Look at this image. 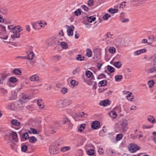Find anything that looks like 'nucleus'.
<instances>
[{
	"instance_id": "f257e3e1",
	"label": "nucleus",
	"mask_w": 156,
	"mask_h": 156,
	"mask_svg": "<svg viewBox=\"0 0 156 156\" xmlns=\"http://www.w3.org/2000/svg\"><path fill=\"white\" fill-rule=\"evenodd\" d=\"M128 122L125 119H123L120 122L119 128V131L122 133H126L128 129Z\"/></svg>"
},
{
	"instance_id": "f03ea898",
	"label": "nucleus",
	"mask_w": 156,
	"mask_h": 156,
	"mask_svg": "<svg viewBox=\"0 0 156 156\" xmlns=\"http://www.w3.org/2000/svg\"><path fill=\"white\" fill-rule=\"evenodd\" d=\"M59 145L57 143H53L51 145L49 149L50 154L55 155L58 153Z\"/></svg>"
},
{
	"instance_id": "7ed1b4c3",
	"label": "nucleus",
	"mask_w": 156,
	"mask_h": 156,
	"mask_svg": "<svg viewBox=\"0 0 156 156\" xmlns=\"http://www.w3.org/2000/svg\"><path fill=\"white\" fill-rule=\"evenodd\" d=\"M140 148V147L137 145L133 143L130 144L128 147L129 151L131 153H134Z\"/></svg>"
},
{
	"instance_id": "20e7f679",
	"label": "nucleus",
	"mask_w": 156,
	"mask_h": 156,
	"mask_svg": "<svg viewBox=\"0 0 156 156\" xmlns=\"http://www.w3.org/2000/svg\"><path fill=\"white\" fill-rule=\"evenodd\" d=\"M66 26L67 29H68L67 30L68 36H70L73 35V31L75 29L74 26L73 25H71L70 26L66 25Z\"/></svg>"
},
{
	"instance_id": "39448f33",
	"label": "nucleus",
	"mask_w": 156,
	"mask_h": 156,
	"mask_svg": "<svg viewBox=\"0 0 156 156\" xmlns=\"http://www.w3.org/2000/svg\"><path fill=\"white\" fill-rule=\"evenodd\" d=\"M56 105L59 109H62L65 108L62 99L57 101Z\"/></svg>"
},
{
	"instance_id": "423d86ee",
	"label": "nucleus",
	"mask_w": 156,
	"mask_h": 156,
	"mask_svg": "<svg viewBox=\"0 0 156 156\" xmlns=\"http://www.w3.org/2000/svg\"><path fill=\"white\" fill-rule=\"evenodd\" d=\"M30 99L29 97L26 95L22 94L21 96L20 100L22 103H24Z\"/></svg>"
},
{
	"instance_id": "0eeeda50",
	"label": "nucleus",
	"mask_w": 156,
	"mask_h": 156,
	"mask_svg": "<svg viewBox=\"0 0 156 156\" xmlns=\"http://www.w3.org/2000/svg\"><path fill=\"white\" fill-rule=\"evenodd\" d=\"M40 78L37 74H35L31 76L30 79L33 82H38Z\"/></svg>"
},
{
	"instance_id": "6e6552de",
	"label": "nucleus",
	"mask_w": 156,
	"mask_h": 156,
	"mask_svg": "<svg viewBox=\"0 0 156 156\" xmlns=\"http://www.w3.org/2000/svg\"><path fill=\"white\" fill-rule=\"evenodd\" d=\"M100 126V122L98 121H94L91 124V127L94 129H97Z\"/></svg>"
},
{
	"instance_id": "1a4fd4ad",
	"label": "nucleus",
	"mask_w": 156,
	"mask_h": 156,
	"mask_svg": "<svg viewBox=\"0 0 156 156\" xmlns=\"http://www.w3.org/2000/svg\"><path fill=\"white\" fill-rule=\"evenodd\" d=\"M147 50L145 48H143L138 50L134 52V55L135 56L141 54L146 52Z\"/></svg>"
},
{
	"instance_id": "9d476101",
	"label": "nucleus",
	"mask_w": 156,
	"mask_h": 156,
	"mask_svg": "<svg viewBox=\"0 0 156 156\" xmlns=\"http://www.w3.org/2000/svg\"><path fill=\"white\" fill-rule=\"evenodd\" d=\"M61 56L59 55H53L51 58V60L55 62H58L61 58Z\"/></svg>"
},
{
	"instance_id": "9b49d317",
	"label": "nucleus",
	"mask_w": 156,
	"mask_h": 156,
	"mask_svg": "<svg viewBox=\"0 0 156 156\" xmlns=\"http://www.w3.org/2000/svg\"><path fill=\"white\" fill-rule=\"evenodd\" d=\"M146 0H130V2L131 4H142Z\"/></svg>"
},
{
	"instance_id": "f8f14e48",
	"label": "nucleus",
	"mask_w": 156,
	"mask_h": 156,
	"mask_svg": "<svg viewBox=\"0 0 156 156\" xmlns=\"http://www.w3.org/2000/svg\"><path fill=\"white\" fill-rule=\"evenodd\" d=\"M110 104V101L106 99L105 100L101 101L99 103V105L104 106H107Z\"/></svg>"
},
{
	"instance_id": "ddd939ff",
	"label": "nucleus",
	"mask_w": 156,
	"mask_h": 156,
	"mask_svg": "<svg viewBox=\"0 0 156 156\" xmlns=\"http://www.w3.org/2000/svg\"><path fill=\"white\" fill-rule=\"evenodd\" d=\"M10 135L12 137V140L15 142H17L18 141V138L16 133L14 132H12L10 133Z\"/></svg>"
},
{
	"instance_id": "4468645a",
	"label": "nucleus",
	"mask_w": 156,
	"mask_h": 156,
	"mask_svg": "<svg viewBox=\"0 0 156 156\" xmlns=\"http://www.w3.org/2000/svg\"><path fill=\"white\" fill-rule=\"evenodd\" d=\"M65 108L69 105L72 103L71 100L69 99H62Z\"/></svg>"
},
{
	"instance_id": "2eb2a0df",
	"label": "nucleus",
	"mask_w": 156,
	"mask_h": 156,
	"mask_svg": "<svg viewBox=\"0 0 156 156\" xmlns=\"http://www.w3.org/2000/svg\"><path fill=\"white\" fill-rule=\"evenodd\" d=\"M10 122L12 125L17 126H19L20 125V123L16 119H13Z\"/></svg>"
},
{
	"instance_id": "dca6fc26",
	"label": "nucleus",
	"mask_w": 156,
	"mask_h": 156,
	"mask_svg": "<svg viewBox=\"0 0 156 156\" xmlns=\"http://www.w3.org/2000/svg\"><path fill=\"white\" fill-rule=\"evenodd\" d=\"M156 71V66H154L152 68L147 70L146 72L148 73H153Z\"/></svg>"
},
{
	"instance_id": "f3484780",
	"label": "nucleus",
	"mask_w": 156,
	"mask_h": 156,
	"mask_svg": "<svg viewBox=\"0 0 156 156\" xmlns=\"http://www.w3.org/2000/svg\"><path fill=\"white\" fill-rule=\"evenodd\" d=\"M71 147L69 146H65L62 147L60 149V151L63 152L68 151L70 150Z\"/></svg>"
},
{
	"instance_id": "a211bd4d",
	"label": "nucleus",
	"mask_w": 156,
	"mask_h": 156,
	"mask_svg": "<svg viewBox=\"0 0 156 156\" xmlns=\"http://www.w3.org/2000/svg\"><path fill=\"white\" fill-rule=\"evenodd\" d=\"M86 76L88 78H91L92 80H94V78L92 77V76H93V74L90 71L88 70L86 71Z\"/></svg>"
},
{
	"instance_id": "6ab92c4d",
	"label": "nucleus",
	"mask_w": 156,
	"mask_h": 156,
	"mask_svg": "<svg viewBox=\"0 0 156 156\" xmlns=\"http://www.w3.org/2000/svg\"><path fill=\"white\" fill-rule=\"evenodd\" d=\"M34 54L32 52H30L29 54H28L27 56H26V59L31 60L33 59L34 57Z\"/></svg>"
},
{
	"instance_id": "aec40b11",
	"label": "nucleus",
	"mask_w": 156,
	"mask_h": 156,
	"mask_svg": "<svg viewBox=\"0 0 156 156\" xmlns=\"http://www.w3.org/2000/svg\"><path fill=\"white\" fill-rule=\"evenodd\" d=\"M122 40L118 38L115 39L114 41V43L118 45H121Z\"/></svg>"
},
{
	"instance_id": "412c9836",
	"label": "nucleus",
	"mask_w": 156,
	"mask_h": 156,
	"mask_svg": "<svg viewBox=\"0 0 156 156\" xmlns=\"http://www.w3.org/2000/svg\"><path fill=\"white\" fill-rule=\"evenodd\" d=\"M13 73L16 75H20L22 73L21 70L19 69H15L13 70Z\"/></svg>"
},
{
	"instance_id": "4be33fe9",
	"label": "nucleus",
	"mask_w": 156,
	"mask_h": 156,
	"mask_svg": "<svg viewBox=\"0 0 156 156\" xmlns=\"http://www.w3.org/2000/svg\"><path fill=\"white\" fill-rule=\"evenodd\" d=\"M37 104L40 108H44V105L42 102L41 99H39L37 101Z\"/></svg>"
},
{
	"instance_id": "5701e85b",
	"label": "nucleus",
	"mask_w": 156,
	"mask_h": 156,
	"mask_svg": "<svg viewBox=\"0 0 156 156\" xmlns=\"http://www.w3.org/2000/svg\"><path fill=\"white\" fill-rule=\"evenodd\" d=\"M115 80L116 82H118L121 81L122 78V75H117L115 76Z\"/></svg>"
},
{
	"instance_id": "b1692460",
	"label": "nucleus",
	"mask_w": 156,
	"mask_h": 156,
	"mask_svg": "<svg viewBox=\"0 0 156 156\" xmlns=\"http://www.w3.org/2000/svg\"><path fill=\"white\" fill-rule=\"evenodd\" d=\"M109 115L112 118H115L117 116L116 113L114 111H112L109 113Z\"/></svg>"
},
{
	"instance_id": "393cba45",
	"label": "nucleus",
	"mask_w": 156,
	"mask_h": 156,
	"mask_svg": "<svg viewBox=\"0 0 156 156\" xmlns=\"http://www.w3.org/2000/svg\"><path fill=\"white\" fill-rule=\"evenodd\" d=\"M86 55L88 57H91L92 56V53L91 50L89 48L87 49Z\"/></svg>"
},
{
	"instance_id": "a878e982",
	"label": "nucleus",
	"mask_w": 156,
	"mask_h": 156,
	"mask_svg": "<svg viewBox=\"0 0 156 156\" xmlns=\"http://www.w3.org/2000/svg\"><path fill=\"white\" fill-rule=\"evenodd\" d=\"M87 20L88 22L89 23H92L96 19V17L93 16H90V17H87Z\"/></svg>"
},
{
	"instance_id": "bb28decb",
	"label": "nucleus",
	"mask_w": 156,
	"mask_h": 156,
	"mask_svg": "<svg viewBox=\"0 0 156 156\" xmlns=\"http://www.w3.org/2000/svg\"><path fill=\"white\" fill-rule=\"evenodd\" d=\"M147 119L148 121L151 122L152 123L155 122V119L153 116L149 115Z\"/></svg>"
},
{
	"instance_id": "cd10ccee",
	"label": "nucleus",
	"mask_w": 156,
	"mask_h": 156,
	"mask_svg": "<svg viewBox=\"0 0 156 156\" xmlns=\"http://www.w3.org/2000/svg\"><path fill=\"white\" fill-rule=\"evenodd\" d=\"M76 59L77 60L80 61H83L84 60V56H82L81 55H78L76 57Z\"/></svg>"
},
{
	"instance_id": "c85d7f7f",
	"label": "nucleus",
	"mask_w": 156,
	"mask_h": 156,
	"mask_svg": "<svg viewBox=\"0 0 156 156\" xmlns=\"http://www.w3.org/2000/svg\"><path fill=\"white\" fill-rule=\"evenodd\" d=\"M121 63L120 62H116L114 64V66L118 68H120L121 66Z\"/></svg>"
},
{
	"instance_id": "c756f323",
	"label": "nucleus",
	"mask_w": 156,
	"mask_h": 156,
	"mask_svg": "<svg viewBox=\"0 0 156 156\" xmlns=\"http://www.w3.org/2000/svg\"><path fill=\"white\" fill-rule=\"evenodd\" d=\"M60 44L63 49H66L68 47L67 44L64 42H61Z\"/></svg>"
},
{
	"instance_id": "7c9ffc66",
	"label": "nucleus",
	"mask_w": 156,
	"mask_h": 156,
	"mask_svg": "<svg viewBox=\"0 0 156 156\" xmlns=\"http://www.w3.org/2000/svg\"><path fill=\"white\" fill-rule=\"evenodd\" d=\"M118 10L117 9H113L112 8H110L108 10V11L110 13L112 14H114L118 12Z\"/></svg>"
},
{
	"instance_id": "2f4dec72",
	"label": "nucleus",
	"mask_w": 156,
	"mask_h": 156,
	"mask_svg": "<svg viewBox=\"0 0 156 156\" xmlns=\"http://www.w3.org/2000/svg\"><path fill=\"white\" fill-rule=\"evenodd\" d=\"M107 81L106 80H102L99 82V84H100L101 86H105L107 85Z\"/></svg>"
},
{
	"instance_id": "473e14b6",
	"label": "nucleus",
	"mask_w": 156,
	"mask_h": 156,
	"mask_svg": "<svg viewBox=\"0 0 156 156\" xmlns=\"http://www.w3.org/2000/svg\"><path fill=\"white\" fill-rule=\"evenodd\" d=\"M20 34L19 33L17 32L11 35L12 38L13 39L19 38L20 37Z\"/></svg>"
},
{
	"instance_id": "72a5a7b5",
	"label": "nucleus",
	"mask_w": 156,
	"mask_h": 156,
	"mask_svg": "<svg viewBox=\"0 0 156 156\" xmlns=\"http://www.w3.org/2000/svg\"><path fill=\"white\" fill-rule=\"evenodd\" d=\"M29 141L31 143H34L37 141V140L36 138L34 136L30 137H29Z\"/></svg>"
},
{
	"instance_id": "f704fd0d",
	"label": "nucleus",
	"mask_w": 156,
	"mask_h": 156,
	"mask_svg": "<svg viewBox=\"0 0 156 156\" xmlns=\"http://www.w3.org/2000/svg\"><path fill=\"white\" fill-rule=\"evenodd\" d=\"M9 109L12 110H15L16 107L15 104L13 103H11L9 106Z\"/></svg>"
},
{
	"instance_id": "c9c22d12",
	"label": "nucleus",
	"mask_w": 156,
	"mask_h": 156,
	"mask_svg": "<svg viewBox=\"0 0 156 156\" xmlns=\"http://www.w3.org/2000/svg\"><path fill=\"white\" fill-rule=\"evenodd\" d=\"M122 13H121L120 16V20L121 21L122 23H126L128 22L129 20L128 19H123V18H122Z\"/></svg>"
},
{
	"instance_id": "e433bc0d",
	"label": "nucleus",
	"mask_w": 156,
	"mask_h": 156,
	"mask_svg": "<svg viewBox=\"0 0 156 156\" xmlns=\"http://www.w3.org/2000/svg\"><path fill=\"white\" fill-rule=\"evenodd\" d=\"M22 137L23 139H24L25 140H27V139L29 138V135L27 133H23Z\"/></svg>"
},
{
	"instance_id": "4c0bfd02",
	"label": "nucleus",
	"mask_w": 156,
	"mask_h": 156,
	"mask_svg": "<svg viewBox=\"0 0 156 156\" xmlns=\"http://www.w3.org/2000/svg\"><path fill=\"white\" fill-rule=\"evenodd\" d=\"M0 12L3 14L5 15L7 12V10L5 8L0 9Z\"/></svg>"
},
{
	"instance_id": "58836bf2",
	"label": "nucleus",
	"mask_w": 156,
	"mask_h": 156,
	"mask_svg": "<svg viewBox=\"0 0 156 156\" xmlns=\"http://www.w3.org/2000/svg\"><path fill=\"white\" fill-rule=\"evenodd\" d=\"M85 125L84 124H81L78 130L80 132L83 131V130L85 128Z\"/></svg>"
},
{
	"instance_id": "ea45409f",
	"label": "nucleus",
	"mask_w": 156,
	"mask_h": 156,
	"mask_svg": "<svg viewBox=\"0 0 156 156\" xmlns=\"http://www.w3.org/2000/svg\"><path fill=\"white\" fill-rule=\"evenodd\" d=\"M9 80L10 82L15 83L17 81V79L14 77H11L9 79Z\"/></svg>"
},
{
	"instance_id": "a19ab883",
	"label": "nucleus",
	"mask_w": 156,
	"mask_h": 156,
	"mask_svg": "<svg viewBox=\"0 0 156 156\" xmlns=\"http://www.w3.org/2000/svg\"><path fill=\"white\" fill-rule=\"evenodd\" d=\"M75 15L76 16H80L81 13V11L80 9H77L74 12Z\"/></svg>"
},
{
	"instance_id": "79ce46f5",
	"label": "nucleus",
	"mask_w": 156,
	"mask_h": 156,
	"mask_svg": "<svg viewBox=\"0 0 156 156\" xmlns=\"http://www.w3.org/2000/svg\"><path fill=\"white\" fill-rule=\"evenodd\" d=\"M57 130V128L56 127L52 126L51 127L50 129V131L51 133H55Z\"/></svg>"
},
{
	"instance_id": "37998d69",
	"label": "nucleus",
	"mask_w": 156,
	"mask_h": 156,
	"mask_svg": "<svg viewBox=\"0 0 156 156\" xmlns=\"http://www.w3.org/2000/svg\"><path fill=\"white\" fill-rule=\"evenodd\" d=\"M68 89L66 87H63L61 90V92L63 94H66L68 92Z\"/></svg>"
},
{
	"instance_id": "c03bdc74",
	"label": "nucleus",
	"mask_w": 156,
	"mask_h": 156,
	"mask_svg": "<svg viewBox=\"0 0 156 156\" xmlns=\"http://www.w3.org/2000/svg\"><path fill=\"white\" fill-rule=\"evenodd\" d=\"M78 82L74 80H72L70 81V84L73 86H75L77 85Z\"/></svg>"
},
{
	"instance_id": "a18cd8bd",
	"label": "nucleus",
	"mask_w": 156,
	"mask_h": 156,
	"mask_svg": "<svg viewBox=\"0 0 156 156\" xmlns=\"http://www.w3.org/2000/svg\"><path fill=\"white\" fill-rule=\"evenodd\" d=\"M59 42L58 40L57 39L55 38L54 39L52 40V45H54V44H58V43Z\"/></svg>"
},
{
	"instance_id": "49530a36",
	"label": "nucleus",
	"mask_w": 156,
	"mask_h": 156,
	"mask_svg": "<svg viewBox=\"0 0 156 156\" xmlns=\"http://www.w3.org/2000/svg\"><path fill=\"white\" fill-rule=\"evenodd\" d=\"M94 153V151L92 149L89 150L87 151V154L89 155H93Z\"/></svg>"
},
{
	"instance_id": "de8ad7c7",
	"label": "nucleus",
	"mask_w": 156,
	"mask_h": 156,
	"mask_svg": "<svg viewBox=\"0 0 156 156\" xmlns=\"http://www.w3.org/2000/svg\"><path fill=\"white\" fill-rule=\"evenodd\" d=\"M122 137V135L121 134H118L117 135L116 140L117 141H119L121 140Z\"/></svg>"
},
{
	"instance_id": "09e8293b",
	"label": "nucleus",
	"mask_w": 156,
	"mask_h": 156,
	"mask_svg": "<svg viewBox=\"0 0 156 156\" xmlns=\"http://www.w3.org/2000/svg\"><path fill=\"white\" fill-rule=\"evenodd\" d=\"M116 49L114 47H110L109 49V51L112 53H114L115 52Z\"/></svg>"
},
{
	"instance_id": "8fccbe9b",
	"label": "nucleus",
	"mask_w": 156,
	"mask_h": 156,
	"mask_svg": "<svg viewBox=\"0 0 156 156\" xmlns=\"http://www.w3.org/2000/svg\"><path fill=\"white\" fill-rule=\"evenodd\" d=\"M106 37L108 38H110L111 39L113 38V35L111 34V33L110 32H108L107 33L106 35Z\"/></svg>"
},
{
	"instance_id": "3c124183",
	"label": "nucleus",
	"mask_w": 156,
	"mask_h": 156,
	"mask_svg": "<svg viewBox=\"0 0 156 156\" xmlns=\"http://www.w3.org/2000/svg\"><path fill=\"white\" fill-rule=\"evenodd\" d=\"M28 132L30 134L33 133L34 134H35L37 133V130L35 129H31L30 130L28 131Z\"/></svg>"
},
{
	"instance_id": "603ef678",
	"label": "nucleus",
	"mask_w": 156,
	"mask_h": 156,
	"mask_svg": "<svg viewBox=\"0 0 156 156\" xmlns=\"http://www.w3.org/2000/svg\"><path fill=\"white\" fill-rule=\"evenodd\" d=\"M17 33H20L23 30L22 28L19 26L15 27Z\"/></svg>"
},
{
	"instance_id": "864d4df0",
	"label": "nucleus",
	"mask_w": 156,
	"mask_h": 156,
	"mask_svg": "<svg viewBox=\"0 0 156 156\" xmlns=\"http://www.w3.org/2000/svg\"><path fill=\"white\" fill-rule=\"evenodd\" d=\"M108 69V70L111 73H113L114 71V69L113 67H112L110 66H107Z\"/></svg>"
},
{
	"instance_id": "5fc2aeb1",
	"label": "nucleus",
	"mask_w": 156,
	"mask_h": 156,
	"mask_svg": "<svg viewBox=\"0 0 156 156\" xmlns=\"http://www.w3.org/2000/svg\"><path fill=\"white\" fill-rule=\"evenodd\" d=\"M27 150V146L26 145H23L21 147V150L23 152H25Z\"/></svg>"
},
{
	"instance_id": "6e6d98bb",
	"label": "nucleus",
	"mask_w": 156,
	"mask_h": 156,
	"mask_svg": "<svg viewBox=\"0 0 156 156\" xmlns=\"http://www.w3.org/2000/svg\"><path fill=\"white\" fill-rule=\"evenodd\" d=\"M111 16L110 14L106 13L103 16V18L104 20H107Z\"/></svg>"
},
{
	"instance_id": "4d7b16f0",
	"label": "nucleus",
	"mask_w": 156,
	"mask_h": 156,
	"mask_svg": "<svg viewBox=\"0 0 156 156\" xmlns=\"http://www.w3.org/2000/svg\"><path fill=\"white\" fill-rule=\"evenodd\" d=\"M154 83L153 80H151L148 82V85L150 87H151L154 84Z\"/></svg>"
},
{
	"instance_id": "13d9d810",
	"label": "nucleus",
	"mask_w": 156,
	"mask_h": 156,
	"mask_svg": "<svg viewBox=\"0 0 156 156\" xmlns=\"http://www.w3.org/2000/svg\"><path fill=\"white\" fill-rule=\"evenodd\" d=\"M94 4V1L93 0H89L88 1L87 5L89 6H92Z\"/></svg>"
},
{
	"instance_id": "bf43d9fd",
	"label": "nucleus",
	"mask_w": 156,
	"mask_h": 156,
	"mask_svg": "<svg viewBox=\"0 0 156 156\" xmlns=\"http://www.w3.org/2000/svg\"><path fill=\"white\" fill-rule=\"evenodd\" d=\"M39 24L41 27H44L45 25H46V23L45 22L43 23V22L41 21L39 23Z\"/></svg>"
},
{
	"instance_id": "052dcab7",
	"label": "nucleus",
	"mask_w": 156,
	"mask_h": 156,
	"mask_svg": "<svg viewBox=\"0 0 156 156\" xmlns=\"http://www.w3.org/2000/svg\"><path fill=\"white\" fill-rule=\"evenodd\" d=\"M63 124L69 123L70 124V121L67 118L64 119L63 120Z\"/></svg>"
},
{
	"instance_id": "680f3d73",
	"label": "nucleus",
	"mask_w": 156,
	"mask_h": 156,
	"mask_svg": "<svg viewBox=\"0 0 156 156\" xmlns=\"http://www.w3.org/2000/svg\"><path fill=\"white\" fill-rule=\"evenodd\" d=\"M152 62L154 66H156V55L154 56V58L153 59Z\"/></svg>"
},
{
	"instance_id": "e2e57ef3",
	"label": "nucleus",
	"mask_w": 156,
	"mask_h": 156,
	"mask_svg": "<svg viewBox=\"0 0 156 156\" xmlns=\"http://www.w3.org/2000/svg\"><path fill=\"white\" fill-rule=\"evenodd\" d=\"M125 3H126V2H123L120 5L119 8H124L126 5L125 4Z\"/></svg>"
},
{
	"instance_id": "0e129e2a",
	"label": "nucleus",
	"mask_w": 156,
	"mask_h": 156,
	"mask_svg": "<svg viewBox=\"0 0 156 156\" xmlns=\"http://www.w3.org/2000/svg\"><path fill=\"white\" fill-rule=\"evenodd\" d=\"M81 8L83 9L84 11H87L89 9L85 5H83L81 6Z\"/></svg>"
},
{
	"instance_id": "69168bd1",
	"label": "nucleus",
	"mask_w": 156,
	"mask_h": 156,
	"mask_svg": "<svg viewBox=\"0 0 156 156\" xmlns=\"http://www.w3.org/2000/svg\"><path fill=\"white\" fill-rule=\"evenodd\" d=\"M98 152L100 154H103V149L99 147L98 149Z\"/></svg>"
},
{
	"instance_id": "338daca9",
	"label": "nucleus",
	"mask_w": 156,
	"mask_h": 156,
	"mask_svg": "<svg viewBox=\"0 0 156 156\" xmlns=\"http://www.w3.org/2000/svg\"><path fill=\"white\" fill-rule=\"evenodd\" d=\"M102 64H101V63L100 64L99 63H97V67L98 69L99 70H100L101 67L102 66Z\"/></svg>"
},
{
	"instance_id": "774afa93",
	"label": "nucleus",
	"mask_w": 156,
	"mask_h": 156,
	"mask_svg": "<svg viewBox=\"0 0 156 156\" xmlns=\"http://www.w3.org/2000/svg\"><path fill=\"white\" fill-rule=\"evenodd\" d=\"M153 136L152 138L153 139H156V132H154L152 133Z\"/></svg>"
}]
</instances>
